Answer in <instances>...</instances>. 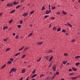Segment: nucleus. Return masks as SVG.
Segmentation results:
<instances>
[{
	"mask_svg": "<svg viewBox=\"0 0 80 80\" xmlns=\"http://www.w3.org/2000/svg\"><path fill=\"white\" fill-rule=\"evenodd\" d=\"M11 70L12 72H16V70H17V69L16 68H12Z\"/></svg>",
	"mask_w": 80,
	"mask_h": 80,
	"instance_id": "1",
	"label": "nucleus"
},
{
	"mask_svg": "<svg viewBox=\"0 0 80 80\" xmlns=\"http://www.w3.org/2000/svg\"><path fill=\"white\" fill-rule=\"evenodd\" d=\"M12 5H13V4L11 3L10 4V3H8L7 5V7H12Z\"/></svg>",
	"mask_w": 80,
	"mask_h": 80,
	"instance_id": "2",
	"label": "nucleus"
},
{
	"mask_svg": "<svg viewBox=\"0 0 80 80\" xmlns=\"http://www.w3.org/2000/svg\"><path fill=\"white\" fill-rule=\"evenodd\" d=\"M56 68H57V67H56V65H55L52 67V69L53 70V71H56Z\"/></svg>",
	"mask_w": 80,
	"mask_h": 80,
	"instance_id": "3",
	"label": "nucleus"
},
{
	"mask_svg": "<svg viewBox=\"0 0 80 80\" xmlns=\"http://www.w3.org/2000/svg\"><path fill=\"white\" fill-rule=\"evenodd\" d=\"M43 43V42H38L37 43V44H38V45H42Z\"/></svg>",
	"mask_w": 80,
	"mask_h": 80,
	"instance_id": "4",
	"label": "nucleus"
},
{
	"mask_svg": "<svg viewBox=\"0 0 80 80\" xmlns=\"http://www.w3.org/2000/svg\"><path fill=\"white\" fill-rule=\"evenodd\" d=\"M26 72V70H25V69H23L22 71V73H25Z\"/></svg>",
	"mask_w": 80,
	"mask_h": 80,
	"instance_id": "5",
	"label": "nucleus"
},
{
	"mask_svg": "<svg viewBox=\"0 0 80 80\" xmlns=\"http://www.w3.org/2000/svg\"><path fill=\"white\" fill-rule=\"evenodd\" d=\"M77 78H78V76L75 77H71V79H72L73 80H75V79H76Z\"/></svg>",
	"mask_w": 80,
	"mask_h": 80,
	"instance_id": "6",
	"label": "nucleus"
},
{
	"mask_svg": "<svg viewBox=\"0 0 80 80\" xmlns=\"http://www.w3.org/2000/svg\"><path fill=\"white\" fill-rule=\"evenodd\" d=\"M28 15V13H26L24 14H23V17H26V16H27Z\"/></svg>",
	"mask_w": 80,
	"mask_h": 80,
	"instance_id": "7",
	"label": "nucleus"
},
{
	"mask_svg": "<svg viewBox=\"0 0 80 80\" xmlns=\"http://www.w3.org/2000/svg\"><path fill=\"white\" fill-rule=\"evenodd\" d=\"M24 46H23L22 47H21L19 49V50H18V51H20L21 50H22L23 48H24Z\"/></svg>",
	"mask_w": 80,
	"mask_h": 80,
	"instance_id": "8",
	"label": "nucleus"
},
{
	"mask_svg": "<svg viewBox=\"0 0 80 80\" xmlns=\"http://www.w3.org/2000/svg\"><path fill=\"white\" fill-rule=\"evenodd\" d=\"M62 13L64 14V15H66V14H67V12H66L64 11H63V10H62Z\"/></svg>",
	"mask_w": 80,
	"mask_h": 80,
	"instance_id": "9",
	"label": "nucleus"
},
{
	"mask_svg": "<svg viewBox=\"0 0 80 80\" xmlns=\"http://www.w3.org/2000/svg\"><path fill=\"white\" fill-rule=\"evenodd\" d=\"M37 76V74H35V75H34L32 76L31 77V78H34V77H35Z\"/></svg>",
	"mask_w": 80,
	"mask_h": 80,
	"instance_id": "10",
	"label": "nucleus"
},
{
	"mask_svg": "<svg viewBox=\"0 0 80 80\" xmlns=\"http://www.w3.org/2000/svg\"><path fill=\"white\" fill-rule=\"evenodd\" d=\"M67 24L68 25V26H70V27L71 28H72V25H71L70 23H68Z\"/></svg>",
	"mask_w": 80,
	"mask_h": 80,
	"instance_id": "11",
	"label": "nucleus"
},
{
	"mask_svg": "<svg viewBox=\"0 0 80 80\" xmlns=\"http://www.w3.org/2000/svg\"><path fill=\"white\" fill-rule=\"evenodd\" d=\"M52 59H53V56H52L49 59V62H51Z\"/></svg>",
	"mask_w": 80,
	"mask_h": 80,
	"instance_id": "12",
	"label": "nucleus"
},
{
	"mask_svg": "<svg viewBox=\"0 0 80 80\" xmlns=\"http://www.w3.org/2000/svg\"><path fill=\"white\" fill-rule=\"evenodd\" d=\"M8 27L7 26H5L3 28V30H5L6 29L8 28Z\"/></svg>",
	"mask_w": 80,
	"mask_h": 80,
	"instance_id": "13",
	"label": "nucleus"
},
{
	"mask_svg": "<svg viewBox=\"0 0 80 80\" xmlns=\"http://www.w3.org/2000/svg\"><path fill=\"white\" fill-rule=\"evenodd\" d=\"M45 6H43L42 7V8L41 10L42 11H43V10H45Z\"/></svg>",
	"mask_w": 80,
	"mask_h": 80,
	"instance_id": "14",
	"label": "nucleus"
},
{
	"mask_svg": "<svg viewBox=\"0 0 80 80\" xmlns=\"http://www.w3.org/2000/svg\"><path fill=\"white\" fill-rule=\"evenodd\" d=\"M48 13H50V12H49L48 10L46 11V14H48Z\"/></svg>",
	"mask_w": 80,
	"mask_h": 80,
	"instance_id": "15",
	"label": "nucleus"
},
{
	"mask_svg": "<svg viewBox=\"0 0 80 80\" xmlns=\"http://www.w3.org/2000/svg\"><path fill=\"white\" fill-rule=\"evenodd\" d=\"M60 30H61V28H59L57 30V31L60 32Z\"/></svg>",
	"mask_w": 80,
	"mask_h": 80,
	"instance_id": "16",
	"label": "nucleus"
},
{
	"mask_svg": "<svg viewBox=\"0 0 80 80\" xmlns=\"http://www.w3.org/2000/svg\"><path fill=\"white\" fill-rule=\"evenodd\" d=\"M15 12V10H13L10 13H14V12Z\"/></svg>",
	"mask_w": 80,
	"mask_h": 80,
	"instance_id": "17",
	"label": "nucleus"
},
{
	"mask_svg": "<svg viewBox=\"0 0 80 80\" xmlns=\"http://www.w3.org/2000/svg\"><path fill=\"white\" fill-rule=\"evenodd\" d=\"M72 68L74 71H77V69H76L75 68Z\"/></svg>",
	"mask_w": 80,
	"mask_h": 80,
	"instance_id": "18",
	"label": "nucleus"
},
{
	"mask_svg": "<svg viewBox=\"0 0 80 80\" xmlns=\"http://www.w3.org/2000/svg\"><path fill=\"white\" fill-rule=\"evenodd\" d=\"M26 57V55H23L22 56V58H24Z\"/></svg>",
	"mask_w": 80,
	"mask_h": 80,
	"instance_id": "19",
	"label": "nucleus"
},
{
	"mask_svg": "<svg viewBox=\"0 0 80 80\" xmlns=\"http://www.w3.org/2000/svg\"><path fill=\"white\" fill-rule=\"evenodd\" d=\"M17 27L18 28H20L22 27V26L21 25H17Z\"/></svg>",
	"mask_w": 80,
	"mask_h": 80,
	"instance_id": "20",
	"label": "nucleus"
},
{
	"mask_svg": "<svg viewBox=\"0 0 80 80\" xmlns=\"http://www.w3.org/2000/svg\"><path fill=\"white\" fill-rule=\"evenodd\" d=\"M55 8H56V7H52V10H55Z\"/></svg>",
	"mask_w": 80,
	"mask_h": 80,
	"instance_id": "21",
	"label": "nucleus"
},
{
	"mask_svg": "<svg viewBox=\"0 0 80 80\" xmlns=\"http://www.w3.org/2000/svg\"><path fill=\"white\" fill-rule=\"evenodd\" d=\"M8 38H7L6 39H4L3 40L4 42H7V40H8Z\"/></svg>",
	"mask_w": 80,
	"mask_h": 80,
	"instance_id": "22",
	"label": "nucleus"
},
{
	"mask_svg": "<svg viewBox=\"0 0 80 80\" xmlns=\"http://www.w3.org/2000/svg\"><path fill=\"white\" fill-rule=\"evenodd\" d=\"M78 65H80V63L79 62H77L76 63V65L77 67Z\"/></svg>",
	"mask_w": 80,
	"mask_h": 80,
	"instance_id": "23",
	"label": "nucleus"
},
{
	"mask_svg": "<svg viewBox=\"0 0 80 80\" xmlns=\"http://www.w3.org/2000/svg\"><path fill=\"white\" fill-rule=\"evenodd\" d=\"M6 66V65H4L1 68L2 69H3V68H4Z\"/></svg>",
	"mask_w": 80,
	"mask_h": 80,
	"instance_id": "24",
	"label": "nucleus"
},
{
	"mask_svg": "<svg viewBox=\"0 0 80 80\" xmlns=\"http://www.w3.org/2000/svg\"><path fill=\"white\" fill-rule=\"evenodd\" d=\"M35 71H36V69H35L34 71H33V72H32V73L33 74H34V73H35Z\"/></svg>",
	"mask_w": 80,
	"mask_h": 80,
	"instance_id": "25",
	"label": "nucleus"
},
{
	"mask_svg": "<svg viewBox=\"0 0 80 80\" xmlns=\"http://www.w3.org/2000/svg\"><path fill=\"white\" fill-rule=\"evenodd\" d=\"M12 21H13V19H12L9 22V23H11L12 22Z\"/></svg>",
	"mask_w": 80,
	"mask_h": 80,
	"instance_id": "26",
	"label": "nucleus"
},
{
	"mask_svg": "<svg viewBox=\"0 0 80 80\" xmlns=\"http://www.w3.org/2000/svg\"><path fill=\"white\" fill-rule=\"evenodd\" d=\"M28 47H27L25 48L24 49V51H26L27 50H28Z\"/></svg>",
	"mask_w": 80,
	"mask_h": 80,
	"instance_id": "27",
	"label": "nucleus"
},
{
	"mask_svg": "<svg viewBox=\"0 0 80 80\" xmlns=\"http://www.w3.org/2000/svg\"><path fill=\"white\" fill-rule=\"evenodd\" d=\"M13 5H17V4L16 2V1H14L13 3Z\"/></svg>",
	"mask_w": 80,
	"mask_h": 80,
	"instance_id": "28",
	"label": "nucleus"
},
{
	"mask_svg": "<svg viewBox=\"0 0 80 80\" xmlns=\"http://www.w3.org/2000/svg\"><path fill=\"white\" fill-rule=\"evenodd\" d=\"M80 56H76L75 57V58H76V59H77V58H80Z\"/></svg>",
	"mask_w": 80,
	"mask_h": 80,
	"instance_id": "29",
	"label": "nucleus"
},
{
	"mask_svg": "<svg viewBox=\"0 0 80 80\" xmlns=\"http://www.w3.org/2000/svg\"><path fill=\"white\" fill-rule=\"evenodd\" d=\"M10 50V48H8L6 50V52H8V51H9V50Z\"/></svg>",
	"mask_w": 80,
	"mask_h": 80,
	"instance_id": "30",
	"label": "nucleus"
},
{
	"mask_svg": "<svg viewBox=\"0 0 80 80\" xmlns=\"http://www.w3.org/2000/svg\"><path fill=\"white\" fill-rule=\"evenodd\" d=\"M62 63H63V64H64V65H65V64H66L67 63V62H66V61H63L62 62Z\"/></svg>",
	"mask_w": 80,
	"mask_h": 80,
	"instance_id": "31",
	"label": "nucleus"
},
{
	"mask_svg": "<svg viewBox=\"0 0 80 80\" xmlns=\"http://www.w3.org/2000/svg\"><path fill=\"white\" fill-rule=\"evenodd\" d=\"M20 54V52H18V53H17L15 55V56H17V55H19Z\"/></svg>",
	"mask_w": 80,
	"mask_h": 80,
	"instance_id": "32",
	"label": "nucleus"
},
{
	"mask_svg": "<svg viewBox=\"0 0 80 80\" xmlns=\"http://www.w3.org/2000/svg\"><path fill=\"white\" fill-rule=\"evenodd\" d=\"M50 19H51V20H55V17H51L50 18Z\"/></svg>",
	"mask_w": 80,
	"mask_h": 80,
	"instance_id": "33",
	"label": "nucleus"
},
{
	"mask_svg": "<svg viewBox=\"0 0 80 80\" xmlns=\"http://www.w3.org/2000/svg\"><path fill=\"white\" fill-rule=\"evenodd\" d=\"M10 61H12V62H13V59L12 58H10Z\"/></svg>",
	"mask_w": 80,
	"mask_h": 80,
	"instance_id": "34",
	"label": "nucleus"
},
{
	"mask_svg": "<svg viewBox=\"0 0 80 80\" xmlns=\"http://www.w3.org/2000/svg\"><path fill=\"white\" fill-rule=\"evenodd\" d=\"M11 61H8V63H7V64H11Z\"/></svg>",
	"mask_w": 80,
	"mask_h": 80,
	"instance_id": "35",
	"label": "nucleus"
},
{
	"mask_svg": "<svg viewBox=\"0 0 80 80\" xmlns=\"http://www.w3.org/2000/svg\"><path fill=\"white\" fill-rule=\"evenodd\" d=\"M34 13V11H32L31 12H30V14H33Z\"/></svg>",
	"mask_w": 80,
	"mask_h": 80,
	"instance_id": "36",
	"label": "nucleus"
},
{
	"mask_svg": "<svg viewBox=\"0 0 80 80\" xmlns=\"http://www.w3.org/2000/svg\"><path fill=\"white\" fill-rule=\"evenodd\" d=\"M44 75H45L44 74H41L40 75V77L41 78V77H44Z\"/></svg>",
	"mask_w": 80,
	"mask_h": 80,
	"instance_id": "37",
	"label": "nucleus"
},
{
	"mask_svg": "<svg viewBox=\"0 0 80 80\" xmlns=\"http://www.w3.org/2000/svg\"><path fill=\"white\" fill-rule=\"evenodd\" d=\"M48 17V15H45L44 16V18H47Z\"/></svg>",
	"mask_w": 80,
	"mask_h": 80,
	"instance_id": "38",
	"label": "nucleus"
},
{
	"mask_svg": "<svg viewBox=\"0 0 80 80\" xmlns=\"http://www.w3.org/2000/svg\"><path fill=\"white\" fill-rule=\"evenodd\" d=\"M48 52L49 53H52V52H53V50H50Z\"/></svg>",
	"mask_w": 80,
	"mask_h": 80,
	"instance_id": "39",
	"label": "nucleus"
},
{
	"mask_svg": "<svg viewBox=\"0 0 80 80\" xmlns=\"http://www.w3.org/2000/svg\"><path fill=\"white\" fill-rule=\"evenodd\" d=\"M41 59H42V58H39V60H38V62H40V60H41Z\"/></svg>",
	"mask_w": 80,
	"mask_h": 80,
	"instance_id": "40",
	"label": "nucleus"
},
{
	"mask_svg": "<svg viewBox=\"0 0 80 80\" xmlns=\"http://www.w3.org/2000/svg\"><path fill=\"white\" fill-rule=\"evenodd\" d=\"M20 5H18L16 7V9H17V8H20Z\"/></svg>",
	"mask_w": 80,
	"mask_h": 80,
	"instance_id": "41",
	"label": "nucleus"
},
{
	"mask_svg": "<svg viewBox=\"0 0 80 80\" xmlns=\"http://www.w3.org/2000/svg\"><path fill=\"white\" fill-rule=\"evenodd\" d=\"M53 30H57V28H55V27H54L53 28Z\"/></svg>",
	"mask_w": 80,
	"mask_h": 80,
	"instance_id": "42",
	"label": "nucleus"
},
{
	"mask_svg": "<svg viewBox=\"0 0 80 80\" xmlns=\"http://www.w3.org/2000/svg\"><path fill=\"white\" fill-rule=\"evenodd\" d=\"M64 55L65 56H68V54L67 53H65L64 54Z\"/></svg>",
	"mask_w": 80,
	"mask_h": 80,
	"instance_id": "43",
	"label": "nucleus"
},
{
	"mask_svg": "<svg viewBox=\"0 0 80 80\" xmlns=\"http://www.w3.org/2000/svg\"><path fill=\"white\" fill-rule=\"evenodd\" d=\"M56 14H57V15H60V12H58V13H56Z\"/></svg>",
	"mask_w": 80,
	"mask_h": 80,
	"instance_id": "44",
	"label": "nucleus"
},
{
	"mask_svg": "<svg viewBox=\"0 0 80 80\" xmlns=\"http://www.w3.org/2000/svg\"><path fill=\"white\" fill-rule=\"evenodd\" d=\"M62 32H64V33H65V29H63L62 30Z\"/></svg>",
	"mask_w": 80,
	"mask_h": 80,
	"instance_id": "45",
	"label": "nucleus"
},
{
	"mask_svg": "<svg viewBox=\"0 0 80 80\" xmlns=\"http://www.w3.org/2000/svg\"><path fill=\"white\" fill-rule=\"evenodd\" d=\"M33 34V32H31L29 34V35L30 36H32V35Z\"/></svg>",
	"mask_w": 80,
	"mask_h": 80,
	"instance_id": "46",
	"label": "nucleus"
},
{
	"mask_svg": "<svg viewBox=\"0 0 80 80\" xmlns=\"http://www.w3.org/2000/svg\"><path fill=\"white\" fill-rule=\"evenodd\" d=\"M22 22H23V20H21V21L20 22V24H22Z\"/></svg>",
	"mask_w": 80,
	"mask_h": 80,
	"instance_id": "47",
	"label": "nucleus"
},
{
	"mask_svg": "<svg viewBox=\"0 0 80 80\" xmlns=\"http://www.w3.org/2000/svg\"><path fill=\"white\" fill-rule=\"evenodd\" d=\"M56 75H59V72H57L56 73Z\"/></svg>",
	"mask_w": 80,
	"mask_h": 80,
	"instance_id": "48",
	"label": "nucleus"
},
{
	"mask_svg": "<svg viewBox=\"0 0 80 80\" xmlns=\"http://www.w3.org/2000/svg\"><path fill=\"white\" fill-rule=\"evenodd\" d=\"M18 38V36L17 35L16 37V39H17V38Z\"/></svg>",
	"mask_w": 80,
	"mask_h": 80,
	"instance_id": "49",
	"label": "nucleus"
},
{
	"mask_svg": "<svg viewBox=\"0 0 80 80\" xmlns=\"http://www.w3.org/2000/svg\"><path fill=\"white\" fill-rule=\"evenodd\" d=\"M73 73H71L69 74V75H73Z\"/></svg>",
	"mask_w": 80,
	"mask_h": 80,
	"instance_id": "50",
	"label": "nucleus"
},
{
	"mask_svg": "<svg viewBox=\"0 0 80 80\" xmlns=\"http://www.w3.org/2000/svg\"><path fill=\"white\" fill-rule=\"evenodd\" d=\"M49 13H51V10H50V9H49Z\"/></svg>",
	"mask_w": 80,
	"mask_h": 80,
	"instance_id": "51",
	"label": "nucleus"
},
{
	"mask_svg": "<svg viewBox=\"0 0 80 80\" xmlns=\"http://www.w3.org/2000/svg\"><path fill=\"white\" fill-rule=\"evenodd\" d=\"M48 56H46V59H47V60H48Z\"/></svg>",
	"mask_w": 80,
	"mask_h": 80,
	"instance_id": "52",
	"label": "nucleus"
},
{
	"mask_svg": "<svg viewBox=\"0 0 80 80\" xmlns=\"http://www.w3.org/2000/svg\"><path fill=\"white\" fill-rule=\"evenodd\" d=\"M56 75H57L56 74H55L54 75V77H56Z\"/></svg>",
	"mask_w": 80,
	"mask_h": 80,
	"instance_id": "53",
	"label": "nucleus"
},
{
	"mask_svg": "<svg viewBox=\"0 0 80 80\" xmlns=\"http://www.w3.org/2000/svg\"><path fill=\"white\" fill-rule=\"evenodd\" d=\"M50 9V5H49V9Z\"/></svg>",
	"mask_w": 80,
	"mask_h": 80,
	"instance_id": "54",
	"label": "nucleus"
},
{
	"mask_svg": "<svg viewBox=\"0 0 80 80\" xmlns=\"http://www.w3.org/2000/svg\"><path fill=\"white\" fill-rule=\"evenodd\" d=\"M69 72H71L72 71V69H70L69 70Z\"/></svg>",
	"mask_w": 80,
	"mask_h": 80,
	"instance_id": "55",
	"label": "nucleus"
},
{
	"mask_svg": "<svg viewBox=\"0 0 80 80\" xmlns=\"http://www.w3.org/2000/svg\"><path fill=\"white\" fill-rule=\"evenodd\" d=\"M12 71H11V70L10 72L9 73V74H10V73H12Z\"/></svg>",
	"mask_w": 80,
	"mask_h": 80,
	"instance_id": "56",
	"label": "nucleus"
},
{
	"mask_svg": "<svg viewBox=\"0 0 80 80\" xmlns=\"http://www.w3.org/2000/svg\"><path fill=\"white\" fill-rule=\"evenodd\" d=\"M23 80V78H21L19 80Z\"/></svg>",
	"mask_w": 80,
	"mask_h": 80,
	"instance_id": "57",
	"label": "nucleus"
},
{
	"mask_svg": "<svg viewBox=\"0 0 80 80\" xmlns=\"http://www.w3.org/2000/svg\"><path fill=\"white\" fill-rule=\"evenodd\" d=\"M2 13H0V16H2Z\"/></svg>",
	"mask_w": 80,
	"mask_h": 80,
	"instance_id": "58",
	"label": "nucleus"
},
{
	"mask_svg": "<svg viewBox=\"0 0 80 80\" xmlns=\"http://www.w3.org/2000/svg\"><path fill=\"white\" fill-rule=\"evenodd\" d=\"M13 36H15V33H13Z\"/></svg>",
	"mask_w": 80,
	"mask_h": 80,
	"instance_id": "59",
	"label": "nucleus"
},
{
	"mask_svg": "<svg viewBox=\"0 0 80 80\" xmlns=\"http://www.w3.org/2000/svg\"><path fill=\"white\" fill-rule=\"evenodd\" d=\"M30 27H32V25L31 24L30 25Z\"/></svg>",
	"mask_w": 80,
	"mask_h": 80,
	"instance_id": "60",
	"label": "nucleus"
},
{
	"mask_svg": "<svg viewBox=\"0 0 80 80\" xmlns=\"http://www.w3.org/2000/svg\"><path fill=\"white\" fill-rule=\"evenodd\" d=\"M72 40L73 41V42H74L75 41V39H73Z\"/></svg>",
	"mask_w": 80,
	"mask_h": 80,
	"instance_id": "61",
	"label": "nucleus"
},
{
	"mask_svg": "<svg viewBox=\"0 0 80 80\" xmlns=\"http://www.w3.org/2000/svg\"><path fill=\"white\" fill-rule=\"evenodd\" d=\"M51 67V64H50L49 66V68H50V67Z\"/></svg>",
	"mask_w": 80,
	"mask_h": 80,
	"instance_id": "62",
	"label": "nucleus"
},
{
	"mask_svg": "<svg viewBox=\"0 0 80 80\" xmlns=\"http://www.w3.org/2000/svg\"><path fill=\"white\" fill-rule=\"evenodd\" d=\"M50 27H51V24L49 25V28H50Z\"/></svg>",
	"mask_w": 80,
	"mask_h": 80,
	"instance_id": "63",
	"label": "nucleus"
},
{
	"mask_svg": "<svg viewBox=\"0 0 80 80\" xmlns=\"http://www.w3.org/2000/svg\"><path fill=\"white\" fill-rule=\"evenodd\" d=\"M78 3H80V0H78Z\"/></svg>",
	"mask_w": 80,
	"mask_h": 80,
	"instance_id": "64",
	"label": "nucleus"
}]
</instances>
